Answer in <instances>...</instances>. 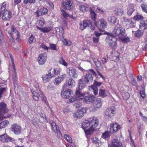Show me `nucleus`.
Instances as JSON below:
<instances>
[{
  "mask_svg": "<svg viewBox=\"0 0 147 147\" xmlns=\"http://www.w3.org/2000/svg\"><path fill=\"white\" fill-rule=\"evenodd\" d=\"M98 124V119L95 117H92L90 118L89 120H84L82 123V127L86 134H93Z\"/></svg>",
  "mask_w": 147,
  "mask_h": 147,
  "instance_id": "1",
  "label": "nucleus"
},
{
  "mask_svg": "<svg viewBox=\"0 0 147 147\" xmlns=\"http://www.w3.org/2000/svg\"><path fill=\"white\" fill-rule=\"evenodd\" d=\"M125 32V28L121 25L117 24L116 25L113 31V34L115 37H118L119 38L124 36Z\"/></svg>",
  "mask_w": 147,
  "mask_h": 147,
  "instance_id": "2",
  "label": "nucleus"
},
{
  "mask_svg": "<svg viewBox=\"0 0 147 147\" xmlns=\"http://www.w3.org/2000/svg\"><path fill=\"white\" fill-rule=\"evenodd\" d=\"M117 38L112 34L109 33L106 39V42L108 43L112 49H115L117 46Z\"/></svg>",
  "mask_w": 147,
  "mask_h": 147,
  "instance_id": "3",
  "label": "nucleus"
},
{
  "mask_svg": "<svg viewBox=\"0 0 147 147\" xmlns=\"http://www.w3.org/2000/svg\"><path fill=\"white\" fill-rule=\"evenodd\" d=\"M90 73H91L95 76L96 75V73L93 69H91L87 71V72L84 77V82L86 84H90L93 80L92 76Z\"/></svg>",
  "mask_w": 147,
  "mask_h": 147,
  "instance_id": "4",
  "label": "nucleus"
},
{
  "mask_svg": "<svg viewBox=\"0 0 147 147\" xmlns=\"http://www.w3.org/2000/svg\"><path fill=\"white\" fill-rule=\"evenodd\" d=\"M9 57L10 58L11 64L9 65V69H11L12 71L14 73L13 74V81L14 82H16L18 80V78L17 76V74L16 73V68L14 64V61L13 58V56L10 53H9Z\"/></svg>",
  "mask_w": 147,
  "mask_h": 147,
  "instance_id": "5",
  "label": "nucleus"
},
{
  "mask_svg": "<svg viewBox=\"0 0 147 147\" xmlns=\"http://www.w3.org/2000/svg\"><path fill=\"white\" fill-rule=\"evenodd\" d=\"M65 84L63 86V90L61 92V96L64 98H69L73 94V92L70 89L67 88L65 89Z\"/></svg>",
  "mask_w": 147,
  "mask_h": 147,
  "instance_id": "6",
  "label": "nucleus"
},
{
  "mask_svg": "<svg viewBox=\"0 0 147 147\" xmlns=\"http://www.w3.org/2000/svg\"><path fill=\"white\" fill-rule=\"evenodd\" d=\"M86 95V93H82L80 90H78L76 91L75 93L76 98H72L67 100L68 103H71L76 100H80L84 98V96Z\"/></svg>",
  "mask_w": 147,
  "mask_h": 147,
  "instance_id": "7",
  "label": "nucleus"
},
{
  "mask_svg": "<svg viewBox=\"0 0 147 147\" xmlns=\"http://www.w3.org/2000/svg\"><path fill=\"white\" fill-rule=\"evenodd\" d=\"M114 109V107L108 108L104 113V115L105 117L109 119H111L115 113Z\"/></svg>",
  "mask_w": 147,
  "mask_h": 147,
  "instance_id": "8",
  "label": "nucleus"
},
{
  "mask_svg": "<svg viewBox=\"0 0 147 147\" xmlns=\"http://www.w3.org/2000/svg\"><path fill=\"white\" fill-rule=\"evenodd\" d=\"M86 109L82 107L74 113L73 117L76 119H80L83 117L84 114L86 113Z\"/></svg>",
  "mask_w": 147,
  "mask_h": 147,
  "instance_id": "9",
  "label": "nucleus"
},
{
  "mask_svg": "<svg viewBox=\"0 0 147 147\" xmlns=\"http://www.w3.org/2000/svg\"><path fill=\"white\" fill-rule=\"evenodd\" d=\"M11 31L9 30H7L10 36L13 40L15 39H17L18 38L20 37L19 33L13 26L11 28Z\"/></svg>",
  "mask_w": 147,
  "mask_h": 147,
  "instance_id": "10",
  "label": "nucleus"
},
{
  "mask_svg": "<svg viewBox=\"0 0 147 147\" xmlns=\"http://www.w3.org/2000/svg\"><path fill=\"white\" fill-rule=\"evenodd\" d=\"M0 141L3 143H7L9 142H14L15 140L4 134L0 135Z\"/></svg>",
  "mask_w": 147,
  "mask_h": 147,
  "instance_id": "11",
  "label": "nucleus"
},
{
  "mask_svg": "<svg viewBox=\"0 0 147 147\" xmlns=\"http://www.w3.org/2000/svg\"><path fill=\"white\" fill-rule=\"evenodd\" d=\"M8 111L6 105L3 102L0 104V121L3 119V113H7Z\"/></svg>",
  "mask_w": 147,
  "mask_h": 147,
  "instance_id": "12",
  "label": "nucleus"
},
{
  "mask_svg": "<svg viewBox=\"0 0 147 147\" xmlns=\"http://www.w3.org/2000/svg\"><path fill=\"white\" fill-rule=\"evenodd\" d=\"M67 72L69 76L74 78H77L79 75V73L75 68L71 67L67 68Z\"/></svg>",
  "mask_w": 147,
  "mask_h": 147,
  "instance_id": "13",
  "label": "nucleus"
},
{
  "mask_svg": "<svg viewBox=\"0 0 147 147\" xmlns=\"http://www.w3.org/2000/svg\"><path fill=\"white\" fill-rule=\"evenodd\" d=\"M94 25L99 29L100 31L101 28H105L106 27L107 24L105 22V20L103 19H101L99 20L95 21Z\"/></svg>",
  "mask_w": 147,
  "mask_h": 147,
  "instance_id": "14",
  "label": "nucleus"
},
{
  "mask_svg": "<svg viewBox=\"0 0 147 147\" xmlns=\"http://www.w3.org/2000/svg\"><path fill=\"white\" fill-rule=\"evenodd\" d=\"M47 58V56L45 53L40 54L38 56V60L39 64L42 65L45 64Z\"/></svg>",
  "mask_w": 147,
  "mask_h": 147,
  "instance_id": "15",
  "label": "nucleus"
},
{
  "mask_svg": "<svg viewBox=\"0 0 147 147\" xmlns=\"http://www.w3.org/2000/svg\"><path fill=\"white\" fill-rule=\"evenodd\" d=\"M67 74H64L56 78L53 81V83L55 85H58L66 77Z\"/></svg>",
  "mask_w": 147,
  "mask_h": 147,
  "instance_id": "16",
  "label": "nucleus"
},
{
  "mask_svg": "<svg viewBox=\"0 0 147 147\" xmlns=\"http://www.w3.org/2000/svg\"><path fill=\"white\" fill-rule=\"evenodd\" d=\"M60 73L59 69H55V68H51L48 71V74L52 78L59 74Z\"/></svg>",
  "mask_w": 147,
  "mask_h": 147,
  "instance_id": "17",
  "label": "nucleus"
},
{
  "mask_svg": "<svg viewBox=\"0 0 147 147\" xmlns=\"http://www.w3.org/2000/svg\"><path fill=\"white\" fill-rule=\"evenodd\" d=\"M11 131L16 135H18L21 133V128L20 126L14 124L11 126Z\"/></svg>",
  "mask_w": 147,
  "mask_h": 147,
  "instance_id": "18",
  "label": "nucleus"
},
{
  "mask_svg": "<svg viewBox=\"0 0 147 147\" xmlns=\"http://www.w3.org/2000/svg\"><path fill=\"white\" fill-rule=\"evenodd\" d=\"M2 19L3 20H9L11 17V13L10 11L6 10L2 12Z\"/></svg>",
  "mask_w": 147,
  "mask_h": 147,
  "instance_id": "19",
  "label": "nucleus"
},
{
  "mask_svg": "<svg viewBox=\"0 0 147 147\" xmlns=\"http://www.w3.org/2000/svg\"><path fill=\"white\" fill-rule=\"evenodd\" d=\"M123 22L128 28H133L135 26V24L131 19H127L125 17H123Z\"/></svg>",
  "mask_w": 147,
  "mask_h": 147,
  "instance_id": "20",
  "label": "nucleus"
},
{
  "mask_svg": "<svg viewBox=\"0 0 147 147\" xmlns=\"http://www.w3.org/2000/svg\"><path fill=\"white\" fill-rule=\"evenodd\" d=\"M102 102L100 100L97 99L96 101L93 103L92 110L93 111H95L98 110L102 106Z\"/></svg>",
  "mask_w": 147,
  "mask_h": 147,
  "instance_id": "21",
  "label": "nucleus"
},
{
  "mask_svg": "<svg viewBox=\"0 0 147 147\" xmlns=\"http://www.w3.org/2000/svg\"><path fill=\"white\" fill-rule=\"evenodd\" d=\"M84 99V101L85 102H92L94 100V96L93 94L88 93Z\"/></svg>",
  "mask_w": 147,
  "mask_h": 147,
  "instance_id": "22",
  "label": "nucleus"
},
{
  "mask_svg": "<svg viewBox=\"0 0 147 147\" xmlns=\"http://www.w3.org/2000/svg\"><path fill=\"white\" fill-rule=\"evenodd\" d=\"M91 7L87 4H84L79 6L80 11L83 13L87 12L90 10Z\"/></svg>",
  "mask_w": 147,
  "mask_h": 147,
  "instance_id": "23",
  "label": "nucleus"
},
{
  "mask_svg": "<svg viewBox=\"0 0 147 147\" xmlns=\"http://www.w3.org/2000/svg\"><path fill=\"white\" fill-rule=\"evenodd\" d=\"M73 4V2L70 0H65L62 3V5L65 9H69Z\"/></svg>",
  "mask_w": 147,
  "mask_h": 147,
  "instance_id": "24",
  "label": "nucleus"
},
{
  "mask_svg": "<svg viewBox=\"0 0 147 147\" xmlns=\"http://www.w3.org/2000/svg\"><path fill=\"white\" fill-rule=\"evenodd\" d=\"M50 123L51 125L52 129L53 131L55 133L57 134H60V132L59 130V128L56 126V123L54 121L51 120L50 121Z\"/></svg>",
  "mask_w": 147,
  "mask_h": 147,
  "instance_id": "25",
  "label": "nucleus"
},
{
  "mask_svg": "<svg viewBox=\"0 0 147 147\" xmlns=\"http://www.w3.org/2000/svg\"><path fill=\"white\" fill-rule=\"evenodd\" d=\"M110 129H112L113 131L116 132L121 128V126L117 122L111 123L110 125Z\"/></svg>",
  "mask_w": 147,
  "mask_h": 147,
  "instance_id": "26",
  "label": "nucleus"
},
{
  "mask_svg": "<svg viewBox=\"0 0 147 147\" xmlns=\"http://www.w3.org/2000/svg\"><path fill=\"white\" fill-rule=\"evenodd\" d=\"M112 146H109V147H122L121 143L119 141V140L113 139L111 140Z\"/></svg>",
  "mask_w": 147,
  "mask_h": 147,
  "instance_id": "27",
  "label": "nucleus"
},
{
  "mask_svg": "<svg viewBox=\"0 0 147 147\" xmlns=\"http://www.w3.org/2000/svg\"><path fill=\"white\" fill-rule=\"evenodd\" d=\"M31 91L33 94L32 97L33 99L36 101H38L39 99L40 94L41 93L40 90L39 89V91L36 92L33 89H31Z\"/></svg>",
  "mask_w": 147,
  "mask_h": 147,
  "instance_id": "28",
  "label": "nucleus"
},
{
  "mask_svg": "<svg viewBox=\"0 0 147 147\" xmlns=\"http://www.w3.org/2000/svg\"><path fill=\"white\" fill-rule=\"evenodd\" d=\"M48 12V9L45 8H40L39 11L36 12V14L38 17L40 16H43L47 14Z\"/></svg>",
  "mask_w": 147,
  "mask_h": 147,
  "instance_id": "29",
  "label": "nucleus"
},
{
  "mask_svg": "<svg viewBox=\"0 0 147 147\" xmlns=\"http://www.w3.org/2000/svg\"><path fill=\"white\" fill-rule=\"evenodd\" d=\"M84 82H85L83 79L81 78L79 80L78 83V88L79 89L78 90L77 89L76 91L79 90L82 92L80 90L86 86Z\"/></svg>",
  "mask_w": 147,
  "mask_h": 147,
  "instance_id": "30",
  "label": "nucleus"
},
{
  "mask_svg": "<svg viewBox=\"0 0 147 147\" xmlns=\"http://www.w3.org/2000/svg\"><path fill=\"white\" fill-rule=\"evenodd\" d=\"M115 13L117 16H122L124 13L123 9L120 7L116 8L114 11Z\"/></svg>",
  "mask_w": 147,
  "mask_h": 147,
  "instance_id": "31",
  "label": "nucleus"
},
{
  "mask_svg": "<svg viewBox=\"0 0 147 147\" xmlns=\"http://www.w3.org/2000/svg\"><path fill=\"white\" fill-rule=\"evenodd\" d=\"M134 5L133 4H130L129 5L127 9V14L129 16H131L134 11Z\"/></svg>",
  "mask_w": 147,
  "mask_h": 147,
  "instance_id": "32",
  "label": "nucleus"
},
{
  "mask_svg": "<svg viewBox=\"0 0 147 147\" xmlns=\"http://www.w3.org/2000/svg\"><path fill=\"white\" fill-rule=\"evenodd\" d=\"M52 78L48 74L43 75L42 76L43 81L44 83L48 82Z\"/></svg>",
  "mask_w": 147,
  "mask_h": 147,
  "instance_id": "33",
  "label": "nucleus"
},
{
  "mask_svg": "<svg viewBox=\"0 0 147 147\" xmlns=\"http://www.w3.org/2000/svg\"><path fill=\"white\" fill-rule=\"evenodd\" d=\"M111 135V133L109 131H105V132L102 133L101 137L106 140L107 138H109Z\"/></svg>",
  "mask_w": 147,
  "mask_h": 147,
  "instance_id": "34",
  "label": "nucleus"
},
{
  "mask_svg": "<svg viewBox=\"0 0 147 147\" xmlns=\"http://www.w3.org/2000/svg\"><path fill=\"white\" fill-rule=\"evenodd\" d=\"M67 85H66L65 86H67L69 87H72L75 86V83L74 80L72 78H70L67 81Z\"/></svg>",
  "mask_w": 147,
  "mask_h": 147,
  "instance_id": "35",
  "label": "nucleus"
},
{
  "mask_svg": "<svg viewBox=\"0 0 147 147\" xmlns=\"http://www.w3.org/2000/svg\"><path fill=\"white\" fill-rule=\"evenodd\" d=\"M92 142L96 146L99 147L100 145L101 144L99 139L96 137L93 138L92 139Z\"/></svg>",
  "mask_w": 147,
  "mask_h": 147,
  "instance_id": "36",
  "label": "nucleus"
},
{
  "mask_svg": "<svg viewBox=\"0 0 147 147\" xmlns=\"http://www.w3.org/2000/svg\"><path fill=\"white\" fill-rule=\"evenodd\" d=\"M147 28V24H146L144 21H141L140 25V30H143Z\"/></svg>",
  "mask_w": 147,
  "mask_h": 147,
  "instance_id": "37",
  "label": "nucleus"
},
{
  "mask_svg": "<svg viewBox=\"0 0 147 147\" xmlns=\"http://www.w3.org/2000/svg\"><path fill=\"white\" fill-rule=\"evenodd\" d=\"M9 124V121L5 120L0 123V129L5 128Z\"/></svg>",
  "mask_w": 147,
  "mask_h": 147,
  "instance_id": "38",
  "label": "nucleus"
},
{
  "mask_svg": "<svg viewBox=\"0 0 147 147\" xmlns=\"http://www.w3.org/2000/svg\"><path fill=\"white\" fill-rule=\"evenodd\" d=\"M117 19L114 16H110L108 18V20L110 23L115 24Z\"/></svg>",
  "mask_w": 147,
  "mask_h": 147,
  "instance_id": "39",
  "label": "nucleus"
},
{
  "mask_svg": "<svg viewBox=\"0 0 147 147\" xmlns=\"http://www.w3.org/2000/svg\"><path fill=\"white\" fill-rule=\"evenodd\" d=\"M61 14L65 18H66L69 17L71 18H73V16L72 15H69L67 12H66L65 11L62 10H61Z\"/></svg>",
  "mask_w": 147,
  "mask_h": 147,
  "instance_id": "40",
  "label": "nucleus"
},
{
  "mask_svg": "<svg viewBox=\"0 0 147 147\" xmlns=\"http://www.w3.org/2000/svg\"><path fill=\"white\" fill-rule=\"evenodd\" d=\"M122 96L123 98L125 100H127L130 97L129 93L126 92H123L122 93Z\"/></svg>",
  "mask_w": 147,
  "mask_h": 147,
  "instance_id": "41",
  "label": "nucleus"
},
{
  "mask_svg": "<svg viewBox=\"0 0 147 147\" xmlns=\"http://www.w3.org/2000/svg\"><path fill=\"white\" fill-rule=\"evenodd\" d=\"M89 11H90V14L91 18L94 21L96 16V13L91 8Z\"/></svg>",
  "mask_w": 147,
  "mask_h": 147,
  "instance_id": "42",
  "label": "nucleus"
},
{
  "mask_svg": "<svg viewBox=\"0 0 147 147\" xmlns=\"http://www.w3.org/2000/svg\"><path fill=\"white\" fill-rule=\"evenodd\" d=\"M124 43H127L130 41V39L128 37H124L123 36L121 38H119Z\"/></svg>",
  "mask_w": 147,
  "mask_h": 147,
  "instance_id": "43",
  "label": "nucleus"
},
{
  "mask_svg": "<svg viewBox=\"0 0 147 147\" xmlns=\"http://www.w3.org/2000/svg\"><path fill=\"white\" fill-rule=\"evenodd\" d=\"M143 31L142 30H138L136 32L135 35L136 36L138 37H140L142 35Z\"/></svg>",
  "mask_w": 147,
  "mask_h": 147,
  "instance_id": "44",
  "label": "nucleus"
},
{
  "mask_svg": "<svg viewBox=\"0 0 147 147\" xmlns=\"http://www.w3.org/2000/svg\"><path fill=\"white\" fill-rule=\"evenodd\" d=\"M64 138L68 142L71 143L72 142V139L69 135L67 134H65Z\"/></svg>",
  "mask_w": 147,
  "mask_h": 147,
  "instance_id": "45",
  "label": "nucleus"
},
{
  "mask_svg": "<svg viewBox=\"0 0 147 147\" xmlns=\"http://www.w3.org/2000/svg\"><path fill=\"white\" fill-rule=\"evenodd\" d=\"M143 18H144L142 16L139 14H137L134 17V19L136 20H143Z\"/></svg>",
  "mask_w": 147,
  "mask_h": 147,
  "instance_id": "46",
  "label": "nucleus"
},
{
  "mask_svg": "<svg viewBox=\"0 0 147 147\" xmlns=\"http://www.w3.org/2000/svg\"><path fill=\"white\" fill-rule=\"evenodd\" d=\"M83 22L86 28L91 25V22L89 20H85Z\"/></svg>",
  "mask_w": 147,
  "mask_h": 147,
  "instance_id": "47",
  "label": "nucleus"
},
{
  "mask_svg": "<svg viewBox=\"0 0 147 147\" xmlns=\"http://www.w3.org/2000/svg\"><path fill=\"white\" fill-rule=\"evenodd\" d=\"M99 94L100 96L104 97L107 96L105 91L104 90H100Z\"/></svg>",
  "mask_w": 147,
  "mask_h": 147,
  "instance_id": "48",
  "label": "nucleus"
},
{
  "mask_svg": "<svg viewBox=\"0 0 147 147\" xmlns=\"http://www.w3.org/2000/svg\"><path fill=\"white\" fill-rule=\"evenodd\" d=\"M62 41L63 44L66 46H70L71 44V42L70 41L67 40L64 38L63 39Z\"/></svg>",
  "mask_w": 147,
  "mask_h": 147,
  "instance_id": "49",
  "label": "nucleus"
},
{
  "mask_svg": "<svg viewBox=\"0 0 147 147\" xmlns=\"http://www.w3.org/2000/svg\"><path fill=\"white\" fill-rule=\"evenodd\" d=\"M59 62L60 64H62L65 66H66L67 65V64L65 60L62 57H61L60 58Z\"/></svg>",
  "mask_w": 147,
  "mask_h": 147,
  "instance_id": "50",
  "label": "nucleus"
},
{
  "mask_svg": "<svg viewBox=\"0 0 147 147\" xmlns=\"http://www.w3.org/2000/svg\"><path fill=\"white\" fill-rule=\"evenodd\" d=\"M35 41V38L32 35H31L29 38V40L28 41L29 42V43L31 44L32 43H34Z\"/></svg>",
  "mask_w": 147,
  "mask_h": 147,
  "instance_id": "51",
  "label": "nucleus"
},
{
  "mask_svg": "<svg viewBox=\"0 0 147 147\" xmlns=\"http://www.w3.org/2000/svg\"><path fill=\"white\" fill-rule=\"evenodd\" d=\"M101 84L102 83L101 82H98L94 80L93 83V86L96 87L100 86Z\"/></svg>",
  "mask_w": 147,
  "mask_h": 147,
  "instance_id": "52",
  "label": "nucleus"
},
{
  "mask_svg": "<svg viewBox=\"0 0 147 147\" xmlns=\"http://www.w3.org/2000/svg\"><path fill=\"white\" fill-rule=\"evenodd\" d=\"M91 88L93 90V92L95 95H96L98 94V90L96 87L92 86H91Z\"/></svg>",
  "mask_w": 147,
  "mask_h": 147,
  "instance_id": "53",
  "label": "nucleus"
},
{
  "mask_svg": "<svg viewBox=\"0 0 147 147\" xmlns=\"http://www.w3.org/2000/svg\"><path fill=\"white\" fill-rule=\"evenodd\" d=\"M94 62L96 67H99L101 66V63L100 61L97 59H96L94 61Z\"/></svg>",
  "mask_w": 147,
  "mask_h": 147,
  "instance_id": "54",
  "label": "nucleus"
},
{
  "mask_svg": "<svg viewBox=\"0 0 147 147\" xmlns=\"http://www.w3.org/2000/svg\"><path fill=\"white\" fill-rule=\"evenodd\" d=\"M49 45L50 47H49V49L54 50H57L56 46L55 44H50Z\"/></svg>",
  "mask_w": 147,
  "mask_h": 147,
  "instance_id": "55",
  "label": "nucleus"
},
{
  "mask_svg": "<svg viewBox=\"0 0 147 147\" xmlns=\"http://www.w3.org/2000/svg\"><path fill=\"white\" fill-rule=\"evenodd\" d=\"M141 7L143 11L147 13V6L144 4L141 5Z\"/></svg>",
  "mask_w": 147,
  "mask_h": 147,
  "instance_id": "56",
  "label": "nucleus"
},
{
  "mask_svg": "<svg viewBox=\"0 0 147 147\" xmlns=\"http://www.w3.org/2000/svg\"><path fill=\"white\" fill-rule=\"evenodd\" d=\"M47 89L49 90H53L55 88V86L49 84L47 86Z\"/></svg>",
  "mask_w": 147,
  "mask_h": 147,
  "instance_id": "57",
  "label": "nucleus"
},
{
  "mask_svg": "<svg viewBox=\"0 0 147 147\" xmlns=\"http://www.w3.org/2000/svg\"><path fill=\"white\" fill-rule=\"evenodd\" d=\"M42 99L43 100V101L45 103V104L48 106V107H49V105L48 104V102L47 101V99L44 96H42Z\"/></svg>",
  "mask_w": 147,
  "mask_h": 147,
  "instance_id": "58",
  "label": "nucleus"
},
{
  "mask_svg": "<svg viewBox=\"0 0 147 147\" xmlns=\"http://www.w3.org/2000/svg\"><path fill=\"white\" fill-rule=\"evenodd\" d=\"M51 28L50 27H46L44 28V33L50 31Z\"/></svg>",
  "mask_w": 147,
  "mask_h": 147,
  "instance_id": "59",
  "label": "nucleus"
},
{
  "mask_svg": "<svg viewBox=\"0 0 147 147\" xmlns=\"http://www.w3.org/2000/svg\"><path fill=\"white\" fill-rule=\"evenodd\" d=\"M35 1V0H24V3L25 4H27L29 2L30 3H34Z\"/></svg>",
  "mask_w": 147,
  "mask_h": 147,
  "instance_id": "60",
  "label": "nucleus"
},
{
  "mask_svg": "<svg viewBox=\"0 0 147 147\" xmlns=\"http://www.w3.org/2000/svg\"><path fill=\"white\" fill-rule=\"evenodd\" d=\"M86 28V27L84 23H83V22H81L80 24V29L82 30H84Z\"/></svg>",
  "mask_w": 147,
  "mask_h": 147,
  "instance_id": "61",
  "label": "nucleus"
},
{
  "mask_svg": "<svg viewBox=\"0 0 147 147\" xmlns=\"http://www.w3.org/2000/svg\"><path fill=\"white\" fill-rule=\"evenodd\" d=\"M6 5V4L5 2L3 3L2 4L1 8V11L2 12L4 11H5V9Z\"/></svg>",
  "mask_w": 147,
  "mask_h": 147,
  "instance_id": "62",
  "label": "nucleus"
},
{
  "mask_svg": "<svg viewBox=\"0 0 147 147\" xmlns=\"http://www.w3.org/2000/svg\"><path fill=\"white\" fill-rule=\"evenodd\" d=\"M82 104L80 102H77L74 105V106H75V107L76 108H79L82 106Z\"/></svg>",
  "mask_w": 147,
  "mask_h": 147,
  "instance_id": "63",
  "label": "nucleus"
},
{
  "mask_svg": "<svg viewBox=\"0 0 147 147\" xmlns=\"http://www.w3.org/2000/svg\"><path fill=\"white\" fill-rule=\"evenodd\" d=\"M140 93L141 96L143 98H144L146 96V94L145 93V91L144 90L140 91Z\"/></svg>",
  "mask_w": 147,
  "mask_h": 147,
  "instance_id": "64",
  "label": "nucleus"
}]
</instances>
